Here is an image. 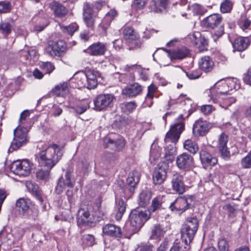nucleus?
Returning a JSON list of instances; mask_svg holds the SVG:
<instances>
[{"label": "nucleus", "mask_w": 251, "mask_h": 251, "mask_svg": "<svg viewBox=\"0 0 251 251\" xmlns=\"http://www.w3.org/2000/svg\"><path fill=\"white\" fill-rule=\"evenodd\" d=\"M38 148L40 151L36 155V159L39 166L47 169L38 170L36 176L40 180L47 181L50 178V170L61 159L63 153L59 146L56 144L38 145Z\"/></svg>", "instance_id": "obj_1"}, {"label": "nucleus", "mask_w": 251, "mask_h": 251, "mask_svg": "<svg viewBox=\"0 0 251 251\" xmlns=\"http://www.w3.org/2000/svg\"><path fill=\"white\" fill-rule=\"evenodd\" d=\"M184 128L183 115L180 114L176 120V122L171 126L170 130L166 133L164 139L166 144L165 157H167L168 156H172L176 154V144Z\"/></svg>", "instance_id": "obj_2"}, {"label": "nucleus", "mask_w": 251, "mask_h": 251, "mask_svg": "<svg viewBox=\"0 0 251 251\" xmlns=\"http://www.w3.org/2000/svg\"><path fill=\"white\" fill-rule=\"evenodd\" d=\"M100 74L95 70H88L86 73L79 71L76 73L70 80L71 83H75L72 85L78 89L86 88L88 89H94L97 85V78L100 77Z\"/></svg>", "instance_id": "obj_3"}, {"label": "nucleus", "mask_w": 251, "mask_h": 251, "mask_svg": "<svg viewBox=\"0 0 251 251\" xmlns=\"http://www.w3.org/2000/svg\"><path fill=\"white\" fill-rule=\"evenodd\" d=\"M189 53V50L186 47L182 46L169 51L165 50H158L154 52L153 57L155 60L154 56H157L160 55L161 56L160 59V65L167 66L169 65L170 60H181L186 57Z\"/></svg>", "instance_id": "obj_4"}, {"label": "nucleus", "mask_w": 251, "mask_h": 251, "mask_svg": "<svg viewBox=\"0 0 251 251\" xmlns=\"http://www.w3.org/2000/svg\"><path fill=\"white\" fill-rule=\"evenodd\" d=\"M151 213L149 210L139 211L135 209L132 211L129 217L131 226L129 229L130 233L133 234L138 231L150 219Z\"/></svg>", "instance_id": "obj_5"}, {"label": "nucleus", "mask_w": 251, "mask_h": 251, "mask_svg": "<svg viewBox=\"0 0 251 251\" xmlns=\"http://www.w3.org/2000/svg\"><path fill=\"white\" fill-rule=\"evenodd\" d=\"M16 206L19 212L27 218L35 220L38 216L37 206L33 204L28 199H19L16 201Z\"/></svg>", "instance_id": "obj_6"}, {"label": "nucleus", "mask_w": 251, "mask_h": 251, "mask_svg": "<svg viewBox=\"0 0 251 251\" xmlns=\"http://www.w3.org/2000/svg\"><path fill=\"white\" fill-rule=\"evenodd\" d=\"M199 222L196 218H188L186 223L184 224L181 228V239L186 245L190 243L198 230Z\"/></svg>", "instance_id": "obj_7"}, {"label": "nucleus", "mask_w": 251, "mask_h": 251, "mask_svg": "<svg viewBox=\"0 0 251 251\" xmlns=\"http://www.w3.org/2000/svg\"><path fill=\"white\" fill-rule=\"evenodd\" d=\"M30 128L28 126H19L14 131V139L9 149V151H13L21 147L26 141V134Z\"/></svg>", "instance_id": "obj_8"}, {"label": "nucleus", "mask_w": 251, "mask_h": 251, "mask_svg": "<svg viewBox=\"0 0 251 251\" xmlns=\"http://www.w3.org/2000/svg\"><path fill=\"white\" fill-rule=\"evenodd\" d=\"M23 233L20 229L11 231L9 228H4L0 232V240L2 243L11 246L22 238Z\"/></svg>", "instance_id": "obj_9"}, {"label": "nucleus", "mask_w": 251, "mask_h": 251, "mask_svg": "<svg viewBox=\"0 0 251 251\" xmlns=\"http://www.w3.org/2000/svg\"><path fill=\"white\" fill-rule=\"evenodd\" d=\"M115 97L113 94H100L94 100V109L100 111L112 106Z\"/></svg>", "instance_id": "obj_10"}, {"label": "nucleus", "mask_w": 251, "mask_h": 251, "mask_svg": "<svg viewBox=\"0 0 251 251\" xmlns=\"http://www.w3.org/2000/svg\"><path fill=\"white\" fill-rule=\"evenodd\" d=\"M31 169V164L27 159L14 161L10 167L13 174L22 176H27L30 173Z\"/></svg>", "instance_id": "obj_11"}, {"label": "nucleus", "mask_w": 251, "mask_h": 251, "mask_svg": "<svg viewBox=\"0 0 251 251\" xmlns=\"http://www.w3.org/2000/svg\"><path fill=\"white\" fill-rule=\"evenodd\" d=\"M124 37L130 49L139 47L141 44L138 33L130 26H126L123 29Z\"/></svg>", "instance_id": "obj_12"}, {"label": "nucleus", "mask_w": 251, "mask_h": 251, "mask_svg": "<svg viewBox=\"0 0 251 251\" xmlns=\"http://www.w3.org/2000/svg\"><path fill=\"white\" fill-rule=\"evenodd\" d=\"M241 86L239 79L234 77L221 79V94H230V92L238 90Z\"/></svg>", "instance_id": "obj_13"}, {"label": "nucleus", "mask_w": 251, "mask_h": 251, "mask_svg": "<svg viewBox=\"0 0 251 251\" xmlns=\"http://www.w3.org/2000/svg\"><path fill=\"white\" fill-rule=\"evenodd\" d=\"M176 161V166L181 170H189L194 167L195 162L193 157L186 152L178 155Z\"/></svg>", "instance_id": "obj_14"}, {"label": "nucleus", "mask_w": 251, "mask_h": 251, "mask_svg": "<svg viewBox=\"0 0 251 251\" xmlns=\"http://www.w3.org/2000/svg\"><path fill=\"white\" fill-rule=\"evenodd\" d=\"M65 50L66 45L64 41L62 40L56 42L50 41L46 49V52L52 57L60 56Z\"/></svg>", "instance_id": "obj_15"}, {"label": "nucleus", "mask_w": 251, "mask_h": 251, "mask_svg": "<svg viewBox=\"0 0 251 251\" xmlns=\"http://www.w3.org/2000/svg\"><path fill=\"white\" fill-rule=\"evenodd\" d=\"M75 183V179L72 174L67 172L64 176L59 178L55 191L58 194H61L66 188H73Z\"/></svg>", "instance_id": "obj_16"}, {"label": "nucleus", "mask_w": 251, "mask_h": 251, "mask_svg": "<svg viewBox=\"0 0 251 251\" xmlns=\"http://www.w3.org/2000/svg\"><path fill=\"white\" fill-rule=\"evenodd\" d=\"M192 201L191 197H180L171 203L170 208L172 211L176 210L181 213L189 208L190 202Z\"/></svg>", "instance_id": "obj_17"}, {"label": "nucleus", "mask_w": 251, "mask_h": 251, "mask_svg": "<svg viewBox=\"0 0 251 251\" xmlns=\"http://www.w3.org/2000/svg\"><path fill=\"white\" fill-rule=\"evenodd\" d=\"M210 127L209 123L200 119L193 125V134L195 137L203 136L208 133Z\"/></svg>", "instance_id": "obj_18"}, {"label": "nucleus", "mask_w": 251, "mask_h": 251, "mask_svg": "<svg viewBox=\"0 0 251 251\" xmlns=\"http://www.w3.org/2000/svg\"><path fill=\"white\" fill-rule=\"evenodd\" d=\"M83 19L87 27H93L95 23V16L93 12L92 6L87 2H85L83 5Z\"/></svg>", "instance_id": "obj_19"}, {"label": "nucleus", "mask_w": 251, "mask_h": 251, "mask_svg": "<svg viewBox=\"0 0 251 251\" xmlns=\"http://www.w3.org/2000/svg\"><path fill=\"white\" fill-rule=\"evenodd\" d=\"M171 184L173 190L179 194H183L185 191L183 176L179 173H176L173 175Z\"/></svg>", "instance_id": "obj_20"}, {"label": "nucleus", "mask_w": 251, "mask_h": 251, "mask_svg": "<svg viewBox=\"0 0 251 251\" xmlns=\"http://www.w3.org/2000/svg\"><path fill=\"white\" fill-rule=\"evenodd\" d=\"M228 141V137L227 135L223 133L221 134V157L226 161L230 159L231 156L234 155L236 152H231L226 146Z\"/></svg>", "instance_id": "obj_21"}, {"label": "nucleus", "mask_w": 251, "mask_h": 251, "mask_svg": "<svg viewBox=\"0 0 251 251\" xmlns=\"http://www.w3.org/2000/svg\"><path fill=\"white\" fill-rule=\"evenodd\" d=\"M204 94L208 98L210 102L218 103L220 99V85L219 81L216 82L209 89L205 90Z\"/></svg>", "instance_id": "obj_22"}, {"label": "nucleus", "mask_w": 251, "mask_h": 251, "mask_svg": "<svg viewBox=\"0 0 251 251\" xmlns=\"http://www.w3.org/2000/svg\"><path fill=\"white\" fill-rule=\"evenodd\" d=\"M106 44L97 42L90 46L84 51L93 56L103 55L106 51Z\"/></svg>", "instance_id": "obj_23"}, {"label": "nucleus", "mask_w": 251, "mask_h": 251, "mask_svg": "<svg viewBox=\"0 0 251 251\" xmlns=\"http://www.w3.org/2000/svg\"><path fill=\"white\" fill-rule=\"evenodd\" d=\"M248 37L240 36L235 38L232 43L234 51H243L248 48L251 44Z\"/></svg>", "instance_id": "obj_24"}, {"label": "nucleus", "mask_w": 251, "mask_h": 251, "mask_svg": "<svg viewBox=\"0 0 251 251\" xmlns=\"http://www.w3.org/2000/svg\"><path fill=\"white\" fill-rule=\"evenodd\" d=\"M104 234L114 237L120 238L123 236V233L120 226L113 224H107L102 228Z\"/></svg>", "instance_id": "obj_25"}, {"label": "nucleus", "mask_w": 251, "mask_h": 251, "mask_svg": "<svg viewBox=\"0 0 251 251\" xmlns=\"http://www.w3.org/2000/svg\"><path fill=\"white\" fill-rule=\"evenodd\" d=\"M167 177V171L166 168L162 166L158 165L154 170L152 179L154 184H161L166 179Z\"/></svg>", "instance_id": "obj_26"}, {"label": "nucleus", "mask_w": 251, "mask_h": 251, "mask_svg": "<svg viewBox=\"0 0 251 251\" xmlns=\"http://www.w3.org/2000/svg\"><path fill=\"white\" fill-rule=\"evenodd\" d=\"M50 7L56 17L62 18L68 13V9L58 1H52L50 4Z\"/></svg>", "instance_id": "obj_27"}, {"label": "nucleus", "mask_w": 251, "mask_h": 251, "mask_svg": "<svg viewBox=\"0 0 251 251\" xmlns=\"http://www.w3.org/2000/svg\"><path fill=\"white\" fill-rule=\"evenodd\" d=\"M142 91V87L137 83L129 85L122 91L123 95L128 97H134L139 95Z\"/></svg>", "instance_id": "obj_28"}, {"label": "nucleus", "mask_w": 251, "mask_h": 251, "mask_svg": "<svg viewBox=\"0 0 251 251\" xmlns=\"http://www.w3.org/2000/svg\"><path fill=\"white\" fill-rule=\"evenodd\" d=\"M126 181L129 191L131 193H133L140 181L139 173L137 171L130 172L128 174Z\"/></svg>", "instance_id": "obj_29"}, {"label": "nucleus", "mask_w": 251, "mask_h": 251, "mask_svg": "<svg viewBox=\"0 0 251 251\" xmlns=\"http://www.w3.org/2000/svg\"><path fill=\"white\" fill-rule=\"evenodd\" d=\"M168 1L169 0H151L149 9L155 13H161L166 8Z\"/></svg>", "instance_id": "obj_30"}, {"label": "nucleus", "mask_w": 251, "mask_h": 251, "mask_svg": "<svg viewBox=\"0 0 251 251\" xmlns=\"http://www.w3.org/2000/svg\"><path fill=\"white\" fill-rule=\"evenodd\" d=\"M199 66L202 71L205 72H209L213 69L214 63L210 57L204 56L200 59Z\"/></svg>", "instance_id": "obj_31"}, {"label": "nucleus", "mask_w": 251, "mask_h": 251, "mask_svg": "<svg viewBox=\"0 0 251 251\" xmlns=\"http://www.w3.org/2000/svg\"><path fill=\"white\" fill-rule=\"evenodd\" d=\"M124 70L127 73H128L130 75V79H133L134 78L135 74H137L140 75V78L143 80H146L148 78L147 76L141 72V68L139 66L136 65H126L124 67Z\"/></svg>", "instance_id": "obj_32"}, {"label": "nucleus", "mask_w": 251, "mask_h": 251, "mask_svg": "<svg viewBox=\"0 0 251 251\" xmlns=\"http://www.w3.org/2000/svg\"><path fill=\"white\" fill-rule=\"evenodd\" d=\"M201 24L205 27L214 29L220 24V17L217 14H212L204 19Z\"/></svg>", "instance_id": "obj_33"}, {"label": "nucleus", "mask_w": 251, "mask_h": 251, "mask_svg": "<svg viewBox=\"0 0 251 251\" xmlns=\"http://www.w3.org/2000/svg\"><path fill=\"white\" fill-rule=\"evenodd\" d=\"M200 159L204 167L215 165L218 162V159L216 158L212 157L210 154L205 151H201Z\"/></svg>", "instance_id": "obj_34"}, {"label": "nucleus", "mask_w": 251, "mask_h": 251, "mask_svg": "<svg viewBox=\"0 0 251 251\" xmlns=\"http://www.w3.org/2000/svg\"><path fill=\"white\" fill-rule=\"evenodd\" d=\"M169 227L164 225H156L154 226L152 230L150 238L151 239H158L163 237Z\"/></svg>", "instance_id": "obj_35"}, {"label": "nucleus", "mask_w": 251, "mask_h": 251, "mask_svg": "<svg viewBox=\"0 0 251 251\" xmlns=\"http://www.w3.org/2000/svg\"><path fill=\"white\" fill-rule=\"evenodd\" d=\"M53 93L56 96L66 97L69 93L68 84L67 82H63L56 86L52 90Z\"/></svg>", "instance_id": "obj_36"}, {"label": "nucleus", "mask_w": 251, "mask_h": 251, "mask_svg": "<svg viewBox=\"0 0 251 251\" xmlns=\"http://www.w3.org/2000/svg\"><path fill=\"white\" fill-rule=\"evenodd\" d=\"M117 15V12L115 9H111L105 15V17L100 25L102 29L105 31L110 25L112 20Z\"/></svg>", "instance_id": "obj_37"}, {"label": "nucleus", "mask_w": 251, "mask_h": 251, "mask_svg": "<svg viewBox=\"0 0 251 251\" xmlns=\"http://www.w3.org/2000/svg\"><path fill=\"white\" fill-rule=\"evenodd\" d=\"M151 198V192L143 190L139 194L138 201V203L141 206L145 207L150 203Z\"/></svg>", "instance_id": "obj_38"}, {"label": "nucleus", "mask_w": 251, "mask_h": 251, "mask_svg": "<svg viewBox=\"0 0 251 251\" xmlns=\"http://www.w3.org/2000/svg\"><path fill=\"white\" fill-rule=\"evenodd\" d=\"M78 222L82 224H85L91 222L90 214L87 208H80L78 212Z\"/></svg>", "instance_id": "obj_39"}, {"label": "nucleus", "mask_w": 251, "mask_h": 251, "mask_svg": "<svg viewBox=\"0 0 251 251\" xmlns=\"http://www.w3.org/2000/svg\"><path fill=\"white\" fill-rule=\"evenodd\" d=\"M160 151L161 149L159 147L152 145L149 158V160L151 164H155L158 160L160 157Z\"/></svg>", "instance_id": "obj_40"}, {"label": "nucleus", "mask_w": 251, "mask_h": 251, "mask_svg": "<svg viewBox=\"0 0 251 251\" xmlns=\"http://www.w3.org/2000/svg\"><path fill=\"white\" fill-rule=\"evenodd\" d=\"M90 101L86 100L78 103L75 106H71V108L77 114H81L89 108Z\"/></svg>", "instance_id": "obj_41"}, {"label": "nucleus", "mask_w": 251, "mask_h": 251, "mask_svg": "<svg viewBox=\"0 0 251 251\" xmlns=\"http://www.w3.org/2000/svg\"><path fill=\"white\" fill-rule=\"evenodd\" d=\"M183 148L185 150L193 154H196L199 150L198 144L192 139H187L183 143Z\"/></svg>", "instance_id": "obj_42"}, {"label": "nucleus", "mask_w": 251, "mask_h": 251, "mask_svg": "<svg viewBox=\"0 0 251 251\" xmlns=\"http://www.w3.org/2000/svg\"><path fill=\"white\" fill-rule=\"evenodd\" d=\"M234 1L233 0H223L221 2V12L222 13H229L231 12Z\"/></svg>", "instance_id": "obj_43"}, {"label": "nucleus", "mask_w": 251, "mask_h": 251, "mask_svg": "<svg viewBox=\"0 0 251 251\" xmlns=\"http://www.w3.org/2000/svg\"><path fill=\"white\" fill-rule=\"evenodd\" d=\"M30 115V112L28 110H25L20 115V118L19 119V125L20 126H26L30 125L31 126V123L29 120V117Z\"/></svg>", "instance_id": "obj_44"}, {"label": "nucleus", "mask_w": 251, "mask_h": 251, "mask_svg": "<svg viewBox=\"0 0 251 251\" xmlns=\"http://www.w3.org/2000/svg\"><path fill=\"white\" fill-rule=\"evenodd\" d=\"M156 89V87L153 85H151L148 87V92L145 101V105L151 107L152 104V102L151 100L154 97V93L155 92Z\"/></svg>", "instance_id": "obj_45"}, {"label": "nucleus", "mask_w": 251, "mask_h": 251, "mask_svg": "<svg viewBox=\"0 0 251 251\" xmlns=\"http://www.w3.org/2000/svg\"><path fill=\"white\" fill-rule=\"evenodd\" d=\"M104 143H109L111 144H115L116 150L118 151H120L122 150L125 145V140L121 138L114 142L113 140L109 139L108 137H106L104 138Z\"/></svg>", "instance_id": "obj_46"}, {"label": "nucleus", "mask_w": 251, "mask_h": 251, "mask_svg": "<svg viewBox=\"0 0 251 251\" xmlns=\"http://www.w3.org/2000/svg\"><path fill=\"white\" fill-rule=\"evenodd\" d=\"M186 8H187V10H191L194 15H202L205 12L204 9L198 3L187 5L186 6Z\"/></svg>", "instance_id": "obj_47"}, {"label": "nucleus", "mask_w": 251, "mask_h": 251, "mask_svg": "<svg viewBox=\"0 0 251 251\" xmlns=\"http://www.w3.org/2000/svg\"><path fill=\"white\" fill-rule=\"evenodd\" d=\"M82 240L83 245L85 247L92 246L95 244V239L92 235H84Z\"/></svg>", "instance_id": "obj_48"}, {"label": "nucleus", "mask_w": 251, "mask_h": 251, "mask_svg": "<svg viewBox=\"0 0 251 251\" xmlns=\"http://www.w3.org/2000/svg\"><path fill=\"white\" fill-rule=\"evenodd\" d=\"M241 165L243 169L251 168V150L241 159Z\"/></svg>", "instance_id": "obj_49"}, {"label": "nucleus", "mask_w": 251, "mask_h": 251, "mask_svg": "<svg viewBox=\"0 0 251 251\" xmlns=\"http://www.w3.org/2000/svg\"><path fill=\"white\" fill-rule=\"evenodd\" d=\"M93 208L95 210L94 213V217H97L98 219H99L101 218L104 215V212L101 207V202L99 200L95 203ZM96 220H99V219H97Z\"/></svg>", "instance_id": "obj_50"}, {"label": "nucleus", "mask_w": 251, "mask_h": 251, "mask_svg": "<svg viewBox=\"0 0 251 251\" xmlns=\"http://www.w3.org/2000/svg\"><path fill=\"white\" fill-rule=\"evenodd\" d=\"M223 209L227 211L229 218H234L236 216V209L234 205L227 204L223 206Z\"/></svg>", "instance_id": "obj_51"}, {"label": "nucleus", "mask_w": 251, "mask_h": 251, "mask_svg": "<svg viewBox=\"0 0 251 251\" xmlns=\"http://www.w3.org/2000/svg\"><path fill=\"white\" fill-rule=\"evenodd\" d=\"M236 101V99L233 97H227L222 99L221 102V107L226 109L232 104L235 103Z\"/></svg>", "instance_id": "obj_52"}, {"label": "nucleus", "mask_w": 251, "mask_h": 251, "mask_svg": "<svg viewBox=\"0 0 251 251\" xmlns=\"http://www.w3.org/2000/svg\"><path fill=\"white\" fill-rule=\"evenodd\" d=\"M137 105L134 102H125L121 105V108L125 112H131L135 109Z\"/></svg>", "instance_id": "obj_53"}, {"label": "nucleus", "mask_w": 251, "mask_h": 251, "mask_svg": "<svg viewBox=\"0 0 251 251\" xmlns=\"http://www.w3.org/2000/svg\"><path fill=\"white\" fill-rule=\"evenodd\" d=\"M148 0H133L132 4L133 9L136 11L143 9L146 5Z\"/></svg>", "instance_id": "obj_54"}, {"label": "nucleus", "mask_w": 251, "mask_h": 251, "mask_svg": "<svg viewBox=\"0 0 251 251\" xmlns=\"http://www.w3.org/2000/svg\"><path fill=\"white\" fill-rule=\"evenodd\" d=\"M60 27L64 32L72 35L77 30L78 26L76 24H72L66 26L60 25Z\"/></svg>", "instance_id": "obj_55"}, {"label": "nucleus", "mask_w": 251, "mask_h": 251, "mask_svg": "<svg viewBox=\"0 0 251 251\" xmlns=\"http://www.w3.org/2000/svg\"><path fill=\"white\" fill-rule=\"evenodd\" d=\"M12 28V25L8 22H2L0 24V32L3 35L9 34Z\"/></svg>", "instance_id": "obj_56"}, {"label": "nucleus", "mask_w": 251, "mask_h": 251, "mask_svg": "<svg viewBox=\"0 0 251 251\" xmlns=\"http://www.w3.org/2000/svg\"><path fill=\"white\" fill-rule=\"evenodd\" d=\"M118 212L116 217L117 219H120L122 218L123 214L126 211V206L124 201H120L117 205Z\"/></svg>", "instance_id": "obj_57"}, {"label": "nucleus", "mask_w": 251, "mask_h": 251, "mask_svg": "<svg viewBox=\"0 0 251 251\" xmlns=\"http://www.w3.org/2000/svg\"><path fill=\"white\" fill-rule=\"evenodd\" d=\"M162 204V199L160 197H156L154 198L151 202V210L154 212L158 209Z\"/></svg>", "instance_id": "obj_58"}, {"label": "nucleus", "mask_w": 251, "mask_h": 251, "mask_svg": "<svg viewBox=\"0 0 251 251\" xmlns=\"http://www.w3.org/2000/svg\"><path fill=\"white\" fill-rule=\"evenodd\" d=\"M201 37V34L199 32H194L188 36V39L190 40L195 45L199 44V40Z\"/></svg>", "instance_id": "obj_59"}, {"label": "nucleus", "mask_w": 251, "mask_h": 251, "mask_svg": "<svg viewBox=\"0 0 251 251\" xmlns=\"http://www.w3.org/2000/svg\"><path fill=\"white\" fill-rule=\"evenodd\" d=\"M40 66L43 70L49 74L52 72L54 69V66L49 62H42Z\"/></svg>", "instance_id": "obj_60"}, {"label": "nucleus", "mask_w": 251, "mask_h": 251, "mask_svg": "<svg viewBox=\"0 0 251 251\" xmlns=\"http://www.w3.org/2000/svg\"><path fill=\"white\" fill-rule=\"evenodd\" d=\"M23 53H24L23 56L24 57L25 60H27L33 59L35 60L37 59L36 51L34 50H32L27 51H23Z\"/></svg>", "instance_id": "obj_61"}, {"label": "nucleus", "mask_w": 251, "mask_h": 251, "mask_svg": "<svg viewBox=\"0 0 251 251\" xmlns=\"http://www.w3.org/2000/svg\"><path fill=\"white\" fill-rule=\"evenodd\" d=\"M251 24V21L247 17H244L240 19L238 22V25L243 29H247L249 28Z\"/></svg>", "instance_id": "obj_62"}, {"label": "nucleus", "mask_w": 251, "mask_h": 251, "mask_svg": "<svg viewBox=\"0 0 251 251\" xmlns=\"http://www.w3.org/2000/svg\"><path fill=\"white\" fill-rule=\"evenodd\" d=\"M11 9V4L9 1H0V13H7Z\"/></svg>", "instance_id": "obj_63"}, {"label": "nucleus", "mask_w": 251, "mask_h": 251, "mask_svg": "<svg viewBox=\"0 0 251 251\" xmlns=\"http://www.w3.org/2000/svg\"><path fill=\"white\" fill-rule=\"evenodd\" d=\"M242 78L245 84L251 86V67L243 74Z\"/></svg>", "instance_id": "obj_64"}]
</instances>
